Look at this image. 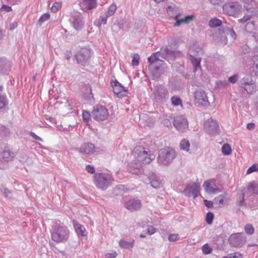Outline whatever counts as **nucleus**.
Masks as SVG:
<instances>
[{
  "label": "nucleus",
  "mask_w": 258,
  "mask_h": 258,
  "mask_svg": "<svg viewBox=\"0 0 258 258\" xmlns=\"http://www.w3.org/2000/svg\"><path fill=\"white\" fill-rule=\"evenodd\" d=\"M238 78V76L237 74H235L232 76H231L229 78L228 81L232 84H235L237 82Z\"/></svg>",
  "instance_id": "49"
},
{
  "label": "nucleus",
  "mask_w": 258,
  "mask_h": 258,
  "mask_svg": "<svg viewBox=\"0 0 258 258\" xmlns=\"http://www.w3.org/2000/svg\"><path fill=\"white\" fill-rule=\"evenodd\" d=\"M176 55V51H172L167 47H163L160 52H155L149 57V69L152 75L155 78H159L166 70L167 66L163 60L159 58L160 57L169 61L170 59H174Z\"/></svg>",
  "instance_id": "1"
},
{
  "label": "nucleus",
  "mask_w": 258,
  "mask_h": 258,
  "mask_svg": "<svg viewBox=\"0 0 258 258\" xmlns=\"http://www.w3.org/2000/svg\"><path fill=\"white\" fill-rule=\"evenodd\" d=\"M244 88L248 94H252L255 90V85L254 81H252L251 84L249 83V85L245 86Z\"/></svg>",
  "instance_id": "35"
},
{
  "label": "nucleus",
  "mask_w": 258,
  "mask_h": 258,
  "mask_svg": "<svg viewBox=\"0 0 258 258\" xmlns=\"http://www.w3.org/2000/svg\"><path fill=\"white\" fill-rule=\"evenodd\" d=\"M6 104V98L3 96L0 95V109L2 108Z\"/></svg>",
  "instance_id": "57"
},
{
  "label": "nucleus",
  "mask_w": 258,
  "mask_h": 258,
  "mask_svg": "<svg viewBox=\"0 0 258 258\" xmlns=\"http://www.w3.org/2000/svg\"><path fill=\"white\" fill-rule=\"evenodd\" d=\"M246 127L249 130H252L254 128V124L253 123H249L247 124Z\"/></svg>",
  "instance_id": "63"
},
{
  "label": "nucleus",
  "mask_w": 258,
  "mask_h": 258,
  "mask_svg": "<svg viewBox=\"0 0 258 258\" xmlns=\"http://www.w3.org/2000/svg\"><path fill=\"white\" fill-rule=\"evenodd\" d=\"M73 225L77 234L79 236H85L87 234V232L84 226L81 225L76 221H73Z\"/></svg>",
  "instance_id": "22"
},
{
  "label": "nucleus",
  "mask_w": 258,
  "mask_h": 258,
  "mask_svg": "<svg viewBox=\"0 0 258 258\" xmlns=\"http://www.w3.org/2000/svg\"><path fill=\"white\" fill-rule=\"evenodd\" d=\"M223 9L225 13L234 16L239 13L241 6L238 2H230L225 4L223 7Z\"/></svg>",
  "instance_id": "10"
},
{
  "label": "nucleus",
  "mask_w": 258,
  "mask_h": 258,
  "mask_svg": "<svg viewBox=\"0 0 258 258\" xmlns=\"http://www.w3.org/2000/svg\"><path fill=\"white\" fill-rule=\"evenodd\" d=\"M86 170L90 174H93L95 171L94 167L90 165H88L86 166Z\"/></svg>",
  "instance_id": "54"
},
{
  "label": "nucleus",
  "mask_w": 258,
  "mask_h": 258,
  "mask_svg": "<svg viewBox=\"0 0 258 258\" xmlns=\"http://www.w3.org/2000/svg\"><path fill=\"white\" fill-rule=\"evenodd\" d=\"M204 202L205 205L208 208L211 207L213 206V205L214 204V201L212 202V201H208L207 200H205Z\"/></svg>",
  "instance_id": "60"
},
{
  "label": "nucleus",
  "mask_w": 258,
  "mask_h": 258,
  "mask_svg": "<svg viewBox=\"0 0 258 258\" xmlns=\"http://www.w3.org/2000/svg\"><path fill=\"white\" fill-rule=\"evenodd\" d=\"M114 181L113 178L109 173H96L93 181L96 186L102 190H106Z\"/></svg>",
  "instance_id": "4"
},
{
  "label": "nucleus",
  "mask_w": 258,
  "mask_h": 258,
  "mask_svg": "<svg viewBox=\"0 0 258 258\" xmlns=\"http://www.w3.org/2000/svg\"><path fill=\"white\" fill-rule=\"evenodd\" d=\"M258 170V168L256 165L253 164L247 170V174H250L254 171Z\"/></svg>",
  "instance_id": "51"
},
{
  "label": "nucleus",
  "mask_w": 258,
  "mask_h": 258,
  "mask_svg": "<svg viewBox=\"0 0 258 258\" xmlns=\"http://www.w3.org/2000/svg\"><path fill=\"white\" fill-rule=\"evenodd\" d=\"M203 186L205 191L210 194H216L220 192L215 184L214 179H210L205 181Z\"/></svg>",
  "instance_id": "17"
},
{
  "label": "nucleus",
  "mask_w": 258,
  "mask_h": 258,
  "mask_svg": "<svg viewBox=\"0 0 258 258\" xmlns=\"http://www.w3.org/2000/svg\"><path fill=\"white\" fill-rule=\"evenodd\" d=\"M147 230V233L150 235L154 234L156 232V229L153 226H148Z\"/></svg>",
  "instance_id": "47"
},
{
  "label": "nucleus",
  "mask_w": 258,
  "mask_h": 258,
  "mask_svg": "<svg viewBox=\"0 0 258 258\" xmlns=\"http://www.w3.org/2000/svg\"><path fill=\"white\" fill-rule=\"evenodd\" d=\"M61 7V3L59 2H55L52 7L51 8V10L52 12L55 13Z\"/></svg>",
  "instance_id": "43"
},
{
  "label": "nucleus",
  "mask_w": 258,
  "mask_h": 258,
  "mask_svg": "<svg viewBox=\"0 0 258 258\" xmlns=\"http://www.w3.org/2000/svg\"><path fill=\"white\" fill-rule=\"evenodd\" d=\"M91 116L95 120L102 121L108 118L109 112L105 106L97 105L94 107L91 112Z\"/></svg>",
  "instance_id": "6"
},
{
  "label": "nucleus",
  "mask_w": 258,
  "mask_h": 258,
  "mask_svg": "<svg viewBox=\"0 0 258 258\" xmlns=\"http://www.w3.org/2000/svg\"><path fill=\"white\" fill-rule=\"evenodd\" d=\"M227 198V194L225 192L222 193L214 199V203L219 206L223 205Z\"/></svg>",
  "instance_id": "24"
},
{
  "label": "nucleus",
  "mask_w": 258,
  "mask_h": 258,
  "mask_svg": "<svg viewBox=\"0 0 258 258\" xmlns=\"http://www.w3.org/2000/svg\"><path fill=\"white\" fill-rule=\"evenodd\" d=\"M1 191L3 194L6 198H9L11 195V192L6 187H2Z\"/></svg>",
  "instance_id": "46"
},
{
  "label": "nucleus",
  "mask_w": 258,
  "mask_h": 258,
  "mask_svg": "<svg viewBox=\"0 0 258 258\" xmlns=\"http://www.w3.org/2000/svg\"><path fill=\"white\" fill-rule=\"evenodd\" d=\"M150 180L151 186L155 188H158L161 186V182L159 178L154 174H152L150 176Z\"/></svg>",
  "instance_id": "27"
},
{
  "label": "nucleus",
  "mask_w": 258,
  "mask_h": 258,
  "mask_svg": "<svg viewBox=\"0 0 258 258\" xmlns=\"http://www.w3.org/2000/svg\"><path fill=\"white\" fill-rule=\"evenodd\" d=\"M171 101L172 104L173 106H178V105H181V106H182V101H181V99H180L179 97H178L177 96H173L171 98Z\"/></svg>",
  "instance_id": "38"
},
{
  "label": "nucleus",
  "mask_w": 258,
  "mask_h": 258,
  "mask_svg": "<svg viewBox=\"0 0 258 258\" xmlns=\"http://www.w3.org/2000/svg\"><path fill=\"white\" fill-rule=\"evenodd\" d=\"M132 64L134 66H137L139 64L140 56L138 54L135 53L133 55Z\"/></svg>",
  "instance_id": "42"
},
{
  "label": "nucleus",
  "mask_w": 258,
  "mask_h": 258,
  "mask_svg": "<svg viewBox=\"0 0 258 258\" xmlns=\"http://www.w3.org/2000/svg\"><path fill=\"white\" fill-rule=\"evenodd\" d=\"M214 219V214L211 212H208L206 215V222L208 224H211Z\"/></svg>",
  "instance_id": "44"
},
{
  "label": "nucleus",
  "mask_w": 258,
  "mask_h": 258,
  "mask_svg": "<svg viewBox=\"0 0 258 258\" xmlns=\"http://www.w3.org/2000/svg\"><path fill=\"white\" fill-rule=\"evenodd\" d=\"M112 87L113 89V92L115 94H118L122 92L126 91L125 87H124L117 80H115L112 84Z\"/></svg>",
  "instance_id": "25"
},
{
  "label": "nucleus",
  "mask_w": 258,
  "mask_h": 258,
  "mask_svg": "<svg viewBox=\"0 0 258 258\" xmlns=\"http://www.w3.org/2000/svg\"><path fill=\"white\" fill-rule=\"evenodd\" d=\"M202 251L205 254H208L212 252V248L208 244H205L202 246Z\"/></svg>",
  "instance_id": "40"
},
{
  "label": "nucleus",
  "mask_w": 258,
  "mask_h": 258,
  "mask_svg": "<svg viewBox=\"0 0 258 258\" xmlns=\"http://www.w3.org/2000/svg\"><path fill=\"white\" fill-rule=\"evenodd\" d=\"M30 135L32 138H33L34 139H35L36 140H38V141H39L40 142H43V139L41 138H40L39 136H38L37 135H36L34 133L30 132Z\"/></svg>",
  "instance_id": "59"
},
{
  "label": "nucleus",
  "mask_w": 258,
  "mask_h": 258,
  "mask_svg": "<svg viewBox=\"0 0 258 258\" xmlns=\"http://www.w3.org/2000/svg\"><path fill=\"white\" fill-rule=\"evenodd\" d=\"M117 10V6L115 3L112 4L107 9L105 14L108 17L113 16Z\"/></svg>",
  "instance_id": "32"
},
{
  "label": "nucleus",
  "mask_w": 258,
  "mask_h": 258,
  "mask_svg": "<svg viewBox=\"0 0 258 258\" xmlns=\"http://www.w3.org/2000/svg\"><path fill=\"white\" fill-rule=\"evenodd\" d=\"M155 99L160 102H163L168 98V91L163 87H159L155 92Z\"/></svg>",
  "instance_id": "18"
},
{
  "label": "nucleus",
  "mask_w": 258,
  "mask_h": 258,
  "mask_svg": "<svg viewBox=\"0 0 258 258\" xmlns=\"http://www.w3.org/2000/svg\"><path fill=\"white\" fill-rule=\"evenodd\" d=\"M200 184L197 182H193L188 184L183 192L184 195L188 197H193L194 199H196L199 192Z\"/></svg>",
  "instance_id": "12"
},
{
  "label": "nucleus",
  "mask_w": 258,
  "mask_h": 258,
  "mask_svg": "<svg viewBox=\"0 0 258 258\" xmlns=\"http://www.w3.org/2000/svg\"><path fill=\"white\" fill-rule=\"evenodd\" d=\"M134 160L128 165L127 170L132 174H140L141 169L144 164L150 163L155 159V155L151 154V152L146 150L141 147H137L133 151Z\"/></svg>",
  "instance_id": "2"
},
{
  "label": "nucleus",
  "mask_w": 258,
  "mask_h": 258,
  "mask_svg": "<svg viewBox=\"0 0 258 258\" xmlns=\"http://www.w3.org/2000/svg\"><path fill=\"white\" fill-rule=\"evenodd\" d=\"M142 204L140 200L137 199H131L125 201L124 204V207L131 212L139 210Z\"/></svg>",
  "instance_id": "14"
},
{
  "label": "nucleus",
  "mask_w": 258,
  "mask_h": 258,
  "mask_svg": "<svg viewBox=\"0 0 258 258\" xmlns=\"http://www.w3.org/2000/svg\"><path fill=\"white\" fill-rule=\"evenodd\" d=\"M82 117L83 120L86 122H89L91 119V114L88 111L83 110L82 113Z\"/></svg>",
  "instance_id": "41"
},
{
  "label": "nucleus",
  "mask_w": 258,
  "mask_h": 258,
  "mask_svg": "<svg viewBox=\"0 0 258 258\" xmlns=\"http://www.w3.org/2000/svg\"><path fill=\"white\" fill-rule=\"evenodd\" d=\"M117 255V254L115 251L112 253H107L105 255V258H115Z\"/></svg>",
  "instance_id": "58"
},
{
  "label": "nucleus",
  "mask_w": 258,
  "mask_h": 258,
  "mask_svg": "<svg viewBox=\"0 0 258 258\" xmlns=\"http://www.w3.org/2000/svg\"><path fill=\"white\" fill-rule=\"evenodd\" d=\"M12 10V8H11V7L7 6V5H3L2 6V7L0 8V13L2 11H6L7 12H11Z\"/></svg>",
  "instance_id": "55"
},
{
  "label": "nucleus",
  "mask_w": 258,
  "mask_h": 258,
  "mask_svg": "<svg viewBox=\"0 0 258 258\" xmlns=\"http://www.w3.org/2000/svg\"><path fill=\"white\" fill-rule=\"evenodd\" d=\"M229 241L234 247H241L246 241V237L242 233H234L230 235Z\"/></svg>",
  "instance_id": "11"
},
{
  "label": "nucleus",
  "mask_w": 258,
  "mask_h": 258,
  "mask_svg": "<svg viewBox=\"0 0 258 258\" xmlns=\"http://www.w3.org/2000/svg\"><path fill=\"white\" fill-rule=\"evenodd\" d=\"M173 125L176 129L179 132H186L188 128V123L186 118L182 115L174 117Z\"/></svg>",
  "instance_id": "8"
},
{
  "label": "nucleus",
  "mask_w": 258,
  "mask_h": 258,
  "mask_svg": "<svg viewBox=\"0 0 258 258\" xmlns=\"http://www.w3.org/2000/svg\"><path fill=\"white\" fill-rule=\"evenodd\" d=\"M173 8L171 6L168 7L167 9V12L168 14V15L170 17L173 18L174 19V17L176 14H173Z\"/></svg>",
  "instance_id": "53"
},
{
  "label": "nucleus",
  "mask_w": 258,
  "mask_h": 258,
  "mask_svg": "<svg viewBox=\"0 0 258 258\" xmlns=\"http://www.w3.org/2000/svg\"><path fill=\"white\" fill-rule=\"evenodd\" d=\"M170 118V119L168 118H165L163 121V124L164 125L167 126H169L171 125V121L170 120H173V118L171 117H169Z\"/></svg>",
  "instance_id": "56"
},
{
  "label": "nucleus",
  "mask_w": 258,
  "mask_h": 258,
  "mask_svg": "<svg viewBox=\"0 0 258 258\" xmlns=\"http://www.w3.org/2000/svg\"><path fill=\"white\" fill-rule=\"evenodd\" d=\"M251 15H246L242 18L238 19V21L239 23L244 25L246 30L247 29L252 30L254 26L253 21H251Z\"/></svg>",
  "instance_id": "21"
},
{
  "label": "nucleus",
  "mask_w": 258,
  "mask_h": 258,
  "mask_svg": "<svg viewBox=\"0 0 258 258\" xmlns=\"http://www.w3.org/2000/svg\"><path fill=\"white\" fill-rule=\"evenodd\" d=\"M195 98L196 102L202 106H208L210 104L207 94L203 90H197L195 92Z\"/></svg>",
  "instance_id": "13"
},
{
  "label": "nucleus",
  "mask_w": 258,
  "mask_h": 258,
  "mask_svg": "<svg viewBox=\"0 0 258 258\" xmlns=\"http://www.w3.org/2000/svg\"><path fill=\"white\" fill-rule=\"evenodd\" d=\"M179 239V236L177 234H171L168 236V240L170 241H174Z\"/></svg>",
  "instance_id": "48"
},
{
  "label": "nucleus",
  "mask_w": 258,
  "mask_h": 258,
  "mask_svg": "<svg viewBox=\"0 0 258 258\" xmlns=\"http://www.w3.org/2000/svg\"><path fill=\"white\" fill-rule=\"evenodd\" d=\"M226 33L227 35H230L233 39H235L236 35L232 29H228Z\"/></svg>",
  "instance_id": "52"
},
{
  "label": "nucleus",
  "mask_w": 258,
  "mask_h": 258,
  "mask_svg": "<svg viewBox=\"0 0 258 258\" xmlns=\"http://www.w3.org/2000/svg\"><path fill=\"white\" fill-rule=\"evenodd\" d=\"M191 51L196 52L199 54L202 52V48L200 47L197 42H194L190 46L189 53H191ZM190 60L194 67L195 70L197 71L199 68H200V62L201 59L200 57H196L190 54Z\"/></svg>",
  "instance_id": "9"
},
{
  "label": "nucleus",
  "mask_w": 258,
  "mask_h": 258,
  "mask_svg": "<svg viewBox=\"0 0 258 258\" xmlns=\"http://www.w3.org/2000/svg\"><path fill=\"white\" fill-rule=\"evenodd\" d=\"M134 244V240L131 241H126L121 239L119 242V245L120 247L125 249H129L133 247Z\"/></svg>",
  "instance_id": "31"
},
{
  "label": "nucleus",
  "mask_w": 258,
  "mask_h": 258,
  "mask_svg": "<svg viewBox=\"0 0 258 258\" xmlns=\"http://www.w3.org/2000/svg\"><path fill=\"white\" fill-rule=\"evenodd\" d=\"M96 0H83L81 3L82 7L86 10H91L96 7Z\"/></svg>",
  "instance_id": "23"
},
{
  "label": "nucleus",
  "mask_w": 258,
  "mask_h": 258,
  "mask_svg": "<svg viewBox=\"0 0 258 258\" xmlns=\"http://www.w3.org/2000/svg\"><path fill=\"white\" fill-rule=\"evenodd\" d=\"M204 129L209 134H216L218 132L219 125L216 120L209 119L205 122Z\"/></svg>",
  "instance_id": "16"
},
{
  "label": "nucleus",
  "mask_w": 258,
  "mask_h": 258,
  "mask_svg": "<svg viewBox=\"0 0 258 258\" xmlns=\"http://www.w3.org/2000/svg\"><path fill=\"white\" fill-rule=\"evenodd\" d=\"M176 153L173 149L166 148L162 149L159 152L157 159L158 163L165 166L170 164L176 158Z\"/></svg>",
  "instance_id": "5"
},
{
  "label": "nucleus",
  "mask_w": 258,
  "mask_h": 258,
  "mask_svg": "<svg viewBox=\"0 0 258 258\" xmlns=\"http://www.w3.org/2000/svg\"><path fill=\"white\" fill-rule=\"evenodd\" d=\"M108 18L109 17L105 13L101 14L99 18L94 21V25L100 27L102 24H106Z\"/></svg>",
  "instance_id": "26"
},
{
  "label": "nucleus",
  "mask_w": 258,
  "mask_h": 258,
  "mask_svg": "<svg viewBox=\"0 0 258 258\" xmlns=\"http://www.w3.org/2000/svg\"><path fill=\"white\" fill-rule=\"evenodd\" d=\"M72 26L76 30H80L84 25L83 17L80 14H73L69 19Z\"/></svg>",
  "instance_id": "15"
},
{
  "label": "nucleus",
  "mask_w": 258,
  "mask_h": 258,
  "mask_svg": "<svg viewBox=\"0 0 258 258\" xmlns=\"http://www.w3.org/2000/svg\"><path fill=\"white\" fill-rule=\"evenodd\" d=\"M222 152L225 155H229L231 153V148L228 144H225L222 147Z\"/></svg>",
  "instance_id": "36"
},
{
  "label": "nucleus",
  "mask_w": 258,
  "mask_h": 258,
  "mask_svg": "<svg viewBox=\"0 0 258 258\" xmlns=\"http://www.w3.org/2000/svg\"><path fill=\"white\" fill-rule=\"evenodd\" d=\"M1 156L4 160H7L8 159H12L13 158H14L15 156V154L13 152L10 150H6L2 152Z\"/></svg>",
  "instance_id": "33"
},
{
  "label": "nucleus",
  "mask_w": 258,
  "mask_h": 258,
  "mask_svg": "<svg viewBox=\"0 0 258 258\" xmlns=\"http://www.w3.org/2000/svg\"><path fill=\"white\" fill-rule=\"evenodd\" d=\"M78 150L82 154L90 155L95 152V146L90 142L84 143L81 145Z\"/></svg>",
  "instance_id": "20"
},
{
  "label": "nucleus",
  "mask_w": 258,
  "mask_h": 258,
  "mask_svg": "<svg viewBox=\"0 0 258 258\" xmlns=\"http://www.w3.org/2000/svg\"><path fill=\"white\" fill-rule=\"evenodd\" d=\"M210 2L213 5H218L223 3L224 0H209Z\"/></svg>",
  "instance_id": "61"
},
{
  "label": "nucleus",
  "mask_w": 258,
  "mask_h": 258,
  "mask_svg": "<svg viewBox=\"0 0 258 258\" xmlns=\"http://www.w3.org/2000/svg\"><path fill=\"white\" fill-rule=\"evenodd\" d=\"M252 81L250 77L245 76L240 80L238 83V85L240 87H244L245 86L249 85V83L251 84Z\"/></svg>",
  "instance_id": "29"
},
{
  "label": "nucleus",
  "mask_w": 258,
  "mask_h": 258,
  "mask_svg": "<svg viewBox=\"0 0 258 258\" xmlns=\"http://www.w3.org/2000/svg\"><path fill=\"white\" fill-rule=\"evenodd\" d=\"M252 69V73L255 76H257L258 75V62L257 63L254 62L253 64Z\"/></svg>",
  "instance_id": "50"
},
{
  "label": "nucleus",
  "mask_w": 258,
  "mask_h": 258,
  "mask_svg": "<svg viewBox=\"0 0 258 258\" xmlns=\"http://www.w3.org/2000/svg\"><path fill=\"white\" fill-rule=\"evenodd\" d=\"M179 147L181 151L189 152L190 150V143L189 141L186 139H182L180 142Z\"/></svg>",
  "instance_id": "28"
},
{
  "label": "nucleus",
  "mask_w": 258,
  "mask_h": 258,
  "mask_svg": "<svg viewBox=\"0 0 258 258\" xmlns=\"http://www.w3.org/2000/svg\"><path fill=\"white\" fill-rule=\"evenodd\" d=\"M18 26V24L16 22L13 23L10 25V30H12L16 28Z\"/></svg>",
  "instance_id": "64"
},
{
  "label": "nucleus",
  "mask_w": 258,
  "mask_h": 258,
  "mask_svg": "<svg viewBox=\"0 0 258 258\" xmlns=\"http://www.w3.org/2000/svg\"><path fill=\"white\" fill-rule=\"evenodd\" d=\"M246 190L250 194L258 195V184L252 182L249 183Z\"/></svg>",
  "instance_id": "30"
},
{
  "label": "nucleus",
  "mask_w": 258,
  "mask_h": 258,
  "mask_svg": "<svg viewBox=\"0 0 258 258\" xmlns=\"http://www.w3.org/2000/svg\"><path fill=\"white\" fill-rule=\"evenodd\" d=\"M50 18L49 13H45L42 15L38 20V23L39 25H41L42 23L47 21Z\"/></svg>",
  "instance_id": "39"
},
{
  "label": "nucleus",
  "mask_w": 258,
  "mask_h": 258,
  "mask_svg": "<svg viewBox=\"0 0 258 258\" xmlns=\"http://www.w3.org/2000/svg\"><path fill=\"white\" fill-rule=\"evenodd\" d=\"M179 17V15L176 13L174 19L176 21L173 24L174 27H178L183 24H188L193 20L194 18V15H187L181 18Z\"/></svg>",
  "instance_id": "19"
},
{
  "label": "nucleus",
  "mask_w": 258,
  "mask_h": 258,
  "mask_svg": "<svg viewBox=\"0 0 258 258\" xmlns=\"http://www.w3.org/2000/svg\"><path fill=\"white\" fill-rule=\"evenodd\" d=\"M91 55V50L87 48H82L75 55L77 62L82 66H86L89 60Z\"/></svg>",
  "instance_id": "7"
},
{
  "label": "nucleus",
  "mask_w": 258,
  "mask_h": 258,
  "mask_svg": "<svg viewBox=\"0 0 258 258\" xmlns=\"http://www.w3.org/2000/svg\"><path fill=\"white\" fill-rule=\"evenodd\" d=\"M244 196L245 194L242 193L241 197H239L237 200V203L239 206L242 207L245 205V203L244 202Z\"/></svg>",
  "instance_id": "45"
},
{
  "label": "nucleus",
  "mask_w": 258,
  "mask_h": 258,
  "mask_svg": "<svg viewBox=\"0 0 258 258\" xmlns=\"http://www.w3.org/2000/svg\"><path fill=\"white\" fill-rule=\"evenodd\" d=\"M10 4L12 5H17L19 4L21 0H7Z\"/></svg>",
  "instance_id": "62"
},
{
  "label": "nucleus",
  "mask_w": 258,
  "mask_h": 258,
  "mask_svg": "<svg viewBox=\"0 0 258 258\" xmlns=\"http://www.w3.org/2000/svg\"><path fill=\"white\" fill-rule=\"evenodd\" d=\"M222 24L220 20L217 18H213L211 19L209 22V25L211 28H216L220 26Z\"/></svg>",
  "instance_id": "34"
},
{
  "label": "nucleus",
  "mask_w": 258,
  "mask_h": 258,
  "mask_svg": "<svg viewBox=\"0 0 258 258\" xmlns=\"http://www.w3.org/2000/svg\"><path fill=\"white\" fill-rule=\"evenodd\" d=\"M70 237V231L64 226L56 225L52 227L51 232V239L57 243L67 242Z\"/></svg>",
  "instance_id": "3"
},
{
  "label": "nucleus",
  "mask_w": 258,
  "mask_h": 258,
  "mask_svg": "<svg viewBox=\"0 0 258 258\" xmlns=\"http://www.w3.org/2000/svg\"><path fill=\"white\" fill-rule=\"evenodd\" d=\"M244 231L248 235H252L254 232V228L251 224H247L244 226Z\"/></svg>",
  "instance_id": "37"
}]
</instances>
